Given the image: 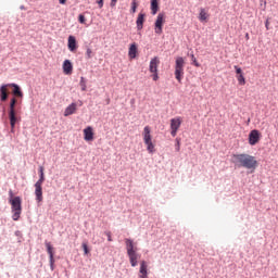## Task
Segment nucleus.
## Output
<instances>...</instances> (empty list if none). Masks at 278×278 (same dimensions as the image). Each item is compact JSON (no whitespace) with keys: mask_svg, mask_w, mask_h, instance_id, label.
<instances>
[{"mask_svg":"<svg viewBox=\"0 0 278 278\" xmlns=\"http://www.w3.org/2000/svg\"><path fill=\"white\" fill-rule=\"evenodd\" d=\"M147 17V15L144 13H139L137 21H136V25H137V29L138 31L142 30V28L144 27V18Z\"/></svg>","mask_w":278,"mask_h":278,"instance_id":"ddd939ff","label":"nucleus"},{"mask_svg":"<svg viewBox=\"0 0 278 278\" xmlns=\"http://www.w3.org/2000/svg\"><path fill=\"white\" fill-rule=\"evenodd\" d=\"M77 112V103H72L70 104L65 111H64V116H71Z\"/></svg>","mask_w":278,"mask_h":278,"instance_id":"6ab92c4d","label":"nucleus"},{"mask_svg":"<svg viewBox=\"0 0 278 278\" xmlns=\"http://www.w3.org/2000/svg\"><path fill=\"white\" fill-rule=\"evenodd\" d=\"M129 257V262L130 265L132 266V268H136V266H138V253L132 252L130 254H128Z\"/></svg>","mask_w":278,"mask_h":278,"instance_id":"4be33fe9","label":"nucleus"},{"mask_svg":"<svg viewBox=\"0 0 278 278\" xmlns=\"http://www.w3.org/2000/svg\"><path fill=\"white\" fill-rule=\"evenodd\" d=\"M136 10H138V0H132L130 8L131 14H136Z\"/></svg>","mask_w":278,"mask_h":278,"instance_id":"bb28decb","label":"nucleus"},{"mask_svg":"<svg viewBox=\"0 0 278 278\" xmlns=\"http://www.w3.org/2000/svg\"><path fill=\"white\" fill-rule=\"evenodd\" d=\"M39 173V179L37 184H35V197L38 203H42V184H45V167L40 166Z\"/></svg>","mask_w":278,"mask_h":278,"instance_id":"7ed1b4c3","label":"nucleus"},{"mask_svg":"<svg viewBox=\"0 0 278 278\" xmlns=\"http://www.w3.org/2000/svg\"><path fill=\"white\" fill-rule=\"evenodd\" d=\"M59 3H61V5H64L66 3V0H59Z\"/></svg>","mask_w":278,"mask_h":278,"instance_id":"ea45409f","label":"nucleus"},{"mask_svg":"<svg viewBox=\"0 0 278 278\" xmlns=\"http://www.w3.org/2000/svg\"><path fill=\"white\" fill-rule=\"evenodd\" d=\"M185 66H186V61L184 60V58H181V56L176 58L174 75H175L178 84H181V79H184Z\"/></svg>","mask_w":278,"mask_h":278,"instance_id":"20e7f679","label":"nucleus"},{"mask_svg":"<svg viewBox=\"0 0 278 278\" xmlns=\"http://www.w3.org/2000/svg\"><path fill=\"white\" fill-rule=\"evenodd\" d=\"M83 132H84V140L86 142H92V140H94V129L92 127L88 126L83 130Z\"/></svg>","mask_w":278,"mask_h":278,"instance_id":"6e6552de","label":"nucleus"},{"mask_svg":"<svg viewBox=\"0 0 278 278\" xmlns=\"http://www.w3.org/2000/svg\"><path fill=\"white\" fill-rule=\"evenodd\" d=\"M144 144L147 146L148 153H155V144H153V141H147Z\"/></svg>","mask_w":278,"mask_h":278,"instance_id":"393cba45","label":"nucleus"},{"mask_svg":"<svg viewBox=\"0 0 278 278\" xmlns=\"http://www.w3.org/2000/svg\"><path fill=\"white\" fill-rule=\"evenodd\" d=\"M237 79H238L240 86H244L247 84V79L244 78V75H242V74L238 75Z\"/></svg>","mask_w":278,"mask_h":278,"instance_id":"c85d7f7f","label":"nucleus"},{"mask_svg":"<svg viewBox=\"0 0 278 278\" xmlns=\"http://www.w3.org/2000/svg\"><path fill=\"white\" fill-rule=\"evenodd\" d=\"M208 18L210 15L207 14V11H205V9H200L199 21L201 23H207Z\"/></svg>","mask_w":278,"mask_h":278,"instance_id":"5701e85b","label":"nucleus"},{"mask_svg":"<svg viewBox=\"0 0 278 278\" xmlns=\"http://www.w3.org/2000/svg\"><path fill=\"white\" fill-rule=\"evenodd\" d=\"M142 137H143V142H144V143H146V142H151V141H153V140H152V137H151V127L146 126V127L143 128Z\"/></svg>","mask_w":278,"mask_h":278,"instance_id":"2eb2a0df","label":"nucleus"},{"mask_svg":"<svg viewBox=\"0 0 278 278\" xmlns=\"http://www.w3.org/2000/svg\"><path fill=\"white\" fill-rule=\"evenodd\" d=\"M231 162L235 166H238L239 168H247L248 170H255L258 166L257 159L247 153L233 154Z\"/></svg>","mask_w":278,"mask_h":278,"instance_id":"f257e3e1","label":"nucleus"},{"mask_svg":"<svg viewBox=\"0 0 278 278\" xmlns=\"http://www.w3.org/2000/svg\"><path fill=\"white\" fill-rule=\"evenodd\" d=\"M8 88H10V85H2L0 87V100L1 101H8Z\"/></svg>","mask_w":278,"mask_h":278,"instance_id":"f3484780","label":"nucleus"},{"mask_svg":"<svg viewBox=\"0 0 278 278\" xmlns=\"http://www.w3.org/2000/svg\"><path fill=\"white\" fill-rule=\"evenodd\" d=\"M63 73L65 75H73V63L70 60L63 62Z\"/></svg>","mask_w":278,"mask_h":278,"instance_id":"4468645a","label":"nucleus"},{"mask_svg":"<svg viewBox=\"0 0 278 278\" xmlns=\"http://www.w3.org/2000/svg\"><path fill=\"white\" fill-rule=\"evenodd\" d=\"M181 123H184V119L181 117H175L170 119V136H173V138L177 136V131H179Z\"/></svg>","mask_w":278,"mask_h":278,"instance_id":"423d86ee","label":"nucleus"},{"mask_svg":"<svg viewBox=\"0 0 278 278\" xmlns=\"http://www.w3.org/2000/svg\"><path fill=\"white\" fill-rule=\"evenodd\" d=\"M262 138V134H260V130L254 129L249 134V144H251V147H255V144H257V142H260Z\"/></svg>","mask_w":278,"mask_h":278,"instance_id":"0eeeda50","label":"nucleus"},{"mask_svg":"<svg viewBox=\"0 0 278 278\" xmlns=\"http://www.w3.org/2000/svg\"><path fill=\"white\" fill-rule=\"evenodd\" d=\"M67 47H68V50L72 52L77 51V39L75 38V36L71 35L68 37Z\"/></svg>","mask_w":278,"mask_h":278,"instance_id":"9b49d317","label":"nucleus"},{"mask_svg":"<svg viewBox=\"0 0 278 278\" xmlns=\"http://www.w3.org/2000/svg\"><path fill=\"white\" fill-rule=\"evenodd\" d=\"M10 203H11V210L13 214L12 219L18 220L23 212V206H22L23 201L21 200V197H14L13 199L10 200Z\"/></svg>","mask_w":278,"mask_h":278,"instance_id":"f03ea898","label":"nucleus"},{"mask_svg":"<svg viewBox=\"0 0 278 278\" xmlns=\"http://www.w3.org/2000/svg\"><path fill=\"white\" fill-rule=\"evenodd\" d=\"M9 88H13V94L14 97H20L22 99L23 91H21V87L16 84H9Z\"/></svg>","mask_w":278,"mask_h":278,"instance_id":"412c9836","label":"nucleus"},{"mask_svg":"<svg viewBox=\"0 0 278 278\" xmlns=\"http://www.w3.org/2000/svg\"><path fill=\"white\" fill-rule=\"evenodd\" d=\"M83 249H84L85 255H88V253H90V250H88V244L87 243H83Z\"/></svg>","mask_w":278,"mask_h":278,"instance_id":"473e14b6","label":"nucleus"},{"mask_svg":"<svg viewBox=\"0 0 278 278\" xmlns=\"http://www.w3.org/2000/svg\"><path fill=\"white\" fill-rule=\"evenodd\" d=\"M79 86H80V88H81V91H83V92H86V90H87L86 78L80 77Z\"/></svg>","mask_w":278,"mask_h":278,"instance_id":"cd10ccee","label":"nucleus"},{"mask_svg":"<svg viewBox=\"0 0 278 278\" xmlns=\"http://www.w3.org/2000/svg\"><path fill=\"white\" fill-rule=\"evenodd\" d=\"M125 243L127 249V255L136 253V251H138V249L134 247V241L131 239H125Z\"/></svg>","mask_w":278,"mask_h":278,"instance_id":"dca6fc26","label":"nucleus"},{"mask_svg":"<svg viewBox=\"0 0 278 278\" xmlns=\"http://www.w3.org/2000/svg\"><path fill=\"white\" fill-rule=\"evenodd\" d=\"M180 143H179V140H177V143H176V151L179 152L180 151Z\"/></svg>","mask_w":278,"mask_h":278,"instance_id":"4c0bfd02","label":"nucleus"},{"mask_svg":"<svg viewBox=\"0 0 278 278\" xmlns=\"http://www.w3.org/2000/svg\"><path fill=\"white\" fill-rule=\"evenodd\" d=\"M235 71L237 75H242V68H240L238 65H235Z\"/></svg>","mask_w":278,"mask_h":278,"instance_id":"f704fd0d","label":"nucleus"},{"mask_svg":"<svg viewBox=\"0 0 278 278\" xmlns=\"http://www.w3.org/2000/svg\"><path fill=\"white\" fill-rule=\"evenodd\" d=\"M78 21H79V23H80L81 25H85V24H86V16H84V14H80V15L78 16Z\"/></svg>","mask_w":278,"mask_h":278,"instance_id":"2f4dec72","label":"nucleus"},{"mask_svg":"<svg viewBox=\"0 0 278 278\" xmlns=\"http://www.w3.org/2000/svg\"><path fill=\"white\" fill-rule=\"evenodd\" d=\"M190 58H191L193 66L199 68L201 66V64L199 63V61H197V58L194 56V54H191Z\"/></svg>","mask_w":278,"mask_h":278,"instance_id":"7c9ffc66","label":"nucleus"},{"mask_svg":"<svg viewBox=\"0 0 278 278\" xmlns=\"http://www.w3.org/2000/svg\"><path fill=\"white\" fill-rule=\"evenodd\" d=\"M9 119L11 125V131H14V127H16V123L21 121V117L16 115V111H9Z\"/></svg>","mask_w":278,"mask_h":278,"instance_id":"1a4fd4ad","label":"nucleus"},{"mask_svg":"<svg viewBox=\"0 0 278 278\" xmlns=\"http://www.w3.org/2000/svg\"><path fill=\"white\" fill-rule=\"evenodd\" d=\"M94 55V52H92V49L87 48L86 49V59L87 60H92V56Z\"/></svg>","mask_w":278,"mask_h":278,"instance_id":"c756f323","label":"nucleus"},{"mask_svg":"<svg viewBox=\"0 0 278 278\" xmlns=\"http://www.w3.org/2000/svg\"><path fill=\"white\" fill-rule=\"evenodd\" d=\"M105 235L108 236V241L112 242V232L108 231Z\"/></svg>","mask_w":278,"mask_h":278,"instance_id":"e433bc0d","label":"nucleus"},{"mask_svg":"<svg viewBox=\"0 0 278 278\" xmlns=\"http://www.w3.org/2000/svg\"><path fill=\"white\" fill-rule=\"evenodd\" d=\"M164 23H166V14L165 13H159L156 16V21L154 23V31L159 36L162 35Z\"/></svg>","mask_w":278,"mask_h":278,"instance_id":"39448f33","label":"nucleus"},{"mask_svg":"<svg viewBox=\"0 0 278 278\" xmlns=\"http://www.w3.org/2000/svg\"><path fill=\"white\" fill-rule=\"evenodd\" d=\"M96 3L100 10L103 8V0H96Z\"/></svg>","mask_w":278,"mask_h":278,"instance_id":"c9c22d12","label":"nucleus"},{"mask_svg":"<svg viewBox=\"0 0 278 278\" xmlns=\"http://www.w3.org/2000/svg\"><path fill=\"white\" fill-rule=\"evenodd\" d=\"M137 54H138V46H136V43H131L128 50V56L130 58V60H135Z\"/></svg>","mask_w":278,"mask_h":278,"instance_id":"aec40b11","label":"nucleus"},{"mask_svg":"<svg viewBox=\"0 0 278 278\" xmlns=\"http://www.w3.org/2000/svg\"><path fill=\"white\" fill-rule=\"evenodd\" d=\"M152 79H153V81H157V79H160L157 72H152Z\"/></svg>","mask_w":278,"mask_h":278,"instance_id":"72a5a7b5","label":"nucleus"},{"mask_svg":"<svg viewBox=\"0 0 278 278\" xmlns=\"http://www.w3.org/2000/svg\"><path fill=\"white\" fill-rule=\"evenodd\" d=\"M116 1L118 0H111V8H114L116 5Z\"/></svg>","mask_w":278,"mask_h":278,"instance_id":"58836bf2","label":"nucleus"},{"mask_svg":"<svg viewBox=\"0 0 278 278\" xmlns=\"http://www.w3.org/2000/svg\"><path fill=\"white\" fill-rule=\"evenodd\" d=\"M160 10V3L157 0H151V14L155 16Z\"/></svg>","mask_w":278,"mask_h":278,"instance_id":"b1692460","label":"nucleus"},{"mask_svg":"<svg viewBox=\"0 0 278 278\" xmlns=\"http://www.w3.org/2000/svg\"><path fill=\"white\" fill-rule=\"evenodd\" d=\"M46 249L50 257V266H53V264L55 263V260L53 258V247L51 245V242L46 241Z\"/></svg>","mask_w":278,"mask_h":278,"instance_id":"a211bd4d","label":"nucleus"},{"mask_svg":"<svg viewBox=\"0 0 278 278\" xmlns=\"http://www.w3.org/2000/svg\"><path fill=\"white\" fill-rule=\"evenodd\" d=\"M139 278H149V265L147 261L140 262Z\"/></svg>","mask_w":278,"mask_h":278,"instance_id":"9d476101","label":"nucleus"},{"mask_svg":"<svg viewBox=\"0 0 278 278\" xmlns=\"http://www.w3.org/2000/svg\"><path fill=\"white\" fill-rule=\"evenodd\" d=\"M14 111H16V98H12L10 102L9 112H14Z\"/></svg>","mask_w":278,"mask_h":278,"instance_id":"a878e982","label":"nucleus"},{"mask_svg":"<svg viewBox=\"0 0 278 278\" xmlns=\"http://www.w3.org/2000/svg\"><path fill=\"white\" fill-rule=\"evenodd\" d=\"M157 66H160V59L157 56H154L150 61V66H149L150 73H157Z\"/></svg>","mask_w":278,"mask_h":278,"instance_id":"f8f14e48","label":"nucleus"}]
</instances>
